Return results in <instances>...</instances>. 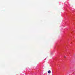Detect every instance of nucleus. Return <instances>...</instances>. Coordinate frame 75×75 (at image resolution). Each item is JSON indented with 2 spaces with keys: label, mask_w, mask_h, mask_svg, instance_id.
<instances>
[{
  "label": "nucleus",
  "mask_w": 75,
  "mask_h": 75,
  "mask_svg": "<svg viewBox=\"0 0 75 75\" xmlns=\"http://www.w3.org/2000/svg\"><path fill=\"white\" fill-rule=\"evenodd\" d=\"M48 74H51V71L50 70H49L48 71Z\"/></svg>",
  "instance_id": "nucleus-1"
},
{
  "label": "nucleus",
  "mask_w": 75,
  "mask_h": 75,
  "mask_svg": "<svg viewBox=\"0 0 75 75\" xmlns=\"http://www.w3.org/2000/svg\"><path fill=\"white\" fill-rule=\"evenodd\" d=\"M64 58H66V57H65V56H64Z\"/></svg>",
  "instance_id": "nucleus-2"
}]
</instances>
